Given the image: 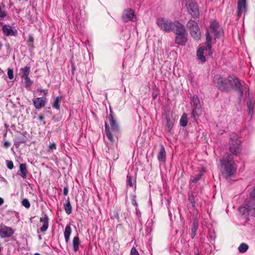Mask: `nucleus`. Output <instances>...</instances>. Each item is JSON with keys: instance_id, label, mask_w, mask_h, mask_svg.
Listing matches in <instances>:
<instances>
[{"instance_id": "6e6d98bb", "label": "nucleus", "mask_w": 255, "mask_h": 255, "mask_svg": "<svg viewBox=\"0 0 255 255\" xmlns=\"http://www.w3.org/2000/svg\"><path fill=\"white\" fill-rule=\"evenodd\" d=\"M34 255H39V254H38V253H36V254H34Z\"/></svg>"}, {"instance_id": "ddd939ff", "label": "nucleus", "mask_w": 255, "mask_h": 255, "mask_svg": "<svg viewBox=\"0 0 255 255\" xmlns=\"http://www.w3.org/2000/svg\"><path fill=\"white\" fill-rule=\"evenodd\" d=\"M175 34H182L186 32L184 25L177 20L173 21V24L172 27V30Z\"/></svg>"}, {"instance_id": "39448f33", "label": "nucleus", "mask_w": 255, "mask_h": 255, "mask_svg": "<svg viewBox=\"0 0 255 255\" xmlns=\"http://www.w3.org/2000/svg\"><path fill=\"white\" fill-rule=\"evenodd\" d=\"M239 211L247 217L251 215L255 217V201L254 200H246L244 204L239 208Z\"/></svg>"}, {"instance_id": "dca6fc26", "label": "nucleus", "mask_w": 255, "mask_h": 255, "mask_svg": "<svg viewBox=\"0 0 255 255\" xmlns=\"http://www.w3.org/2000/svg\"><path fill=\"white\" fill-rule=\"evenodd\" d=\"M187 32H185V33H182V34H176L175 41L176 44L179 45L184 46L187 41Z\"/></svg>"}, {"instance_id": "cd10ccee", "label": "nucleus", "mask_w": 255, "mask_h": 255, "mask_svg": "<svg viewBox=\"0 0 255 255\" xmlns=\"http://www.w3.org/2000/svg\"><path fill=\"white\" fill-rule=\"evenodd\" d=\"M187 115L185 113H184L180 120V124L181 126L183 127H185L187 125Z\"/></svg>"}, {"instance_id": "a19ab883", "label": "nucleus", "mask_w": 255, "mask_h": 255, "mask_svg": "<svg viewBox=\"0 0 255 255\" xmlns=\"http://www.w3.org/2000/svg\"><path fill=\"white\" fill-rule=\"evenodd\" d=\"M135 214L137 218L139 221L141 220V212H140L138 208H135Z\"/></svg>"}, {"instance_id": "c03bdc74", "label": "nucleus", "mask_w": 255, "mask_h": 255, "mask_svg": "<svg viewBox=\"0 0 255 255\" xmlns=\"http://www.w3.org/2000/svg\"><path fill=\"white\" fill-rule=\"evenodd\" d=\"M68 193V187L67 186L64 187L63 189V194L64 196H67Z\"/></svg>"}, {"instance_id": "864d4df0", "label": "nucleus", "mask_w": 255, "mask_h": 255, "mask_svg": "<svg viewBox=\"0 0 255 255\" xmlns=\"http://www.w3.org/2000/svg\"><path fill=\"white\" fill-rule=\"evenodd\" d=\"M195 255H200L198 252L195 253Z\"/></svg>"}, {"instance_id": "20e7f679", "label": "nucleus", "mask_w": 255, "mask_h": 255, "mask_svg": "<svg viewBox=\"0 0 255 255\" xmlns=\"http://www.w3.org/2000/svg\"><path fill=\"white\" fill-rule=\"evenodd\" d=\"M229 149L230 152L235 155H239L242 151L240 137L235 133H232L230 135Z\"/></svg>"}, {"instance_id": "4c0bfd02", "label": "nucleus", "mask_w": 255, "mask_h": 255, "mask_svg": "<svg viewBox=\"0 0 255 255\" xmlns=\"http://www.w3.org/2000/svg\"><path fill=\"white\" fill-rule=\"evenodd\" d=\"M130 255H140L138 253V251H137L136 249L133 247L130 252Z\"/></svg>"}, {"instance_id": "c85d7f7f", "label": "nucleus", "mask_w": 255, "mask_h": 255, "mask_svg": "<svg viewBox=\"0 0 255 255\" xmlns=\"http://www.w3.org/2000/svg\"><path fill=\"white\" fill-rule=\"evenodd\" d=\"M188 199L190 203L191 204L192 208L195 209L196 207V202L195 200L194 194L193 192L188 194Z\"/></svg>"}, {"instance_id": "393cba45", "label": "nucleus", "mask_w": 255, "mask_h": 255, "mask_svg": "<svg viewBox=\"0 0 255 255\" xmlns=\"http://www.w3.org/2000/svg\"><path fill=\"white\" fill-rule=\"evenodd\" d=\"M33 103L36 108H40L44 105V101L42 98H38L33 100Z\"/></svg>"}, {"instance_id": "4d7b16f0", "label": "nucleus", "mask_w": 255, "mask_h": 255, "mask_svg": "<svg viewBox=\"0 0 255 255\" xmlns=\"http://www.w3.org/2000/svg\"><path fill=\"white\" fill-rule=\"evenodd\" d=\"M39 239H41V236H39Z\"/></svg>"}, {"instance_id": "5fc2aeb1", "label": "nucleus", "mask_w": 255, "mask_h": 255, "mask_svg": "<svg viewBox=\"0 0 255 255\" xmlns=\"http://www.w3.org/2000/svg\"><path fill=\"white\" fill-rule=\"evenodd\" d=\"M156 96V95H153V98H155Z\"/></svg>"}, {"instance_id": "f704fd0d", "label": "nucleus", "mask_w": 255, "mask_h": 255, "mask_svg": "<svg viewBox=\"0 0 255 255\" xmlns=\"http://www.w3.org/2000/svg\"><path fill=\"white\" fill-rule=\"evenodd\" d=\"M202 176V173H199L196 175L195 177H193V178L191 179L190 181L192 183H196L201 178Z\"/></svg>"}, {"instance_id": "a878e982", "label": "nucleus", "mask_w": 255, "mask_h": 255, "mask_svg": "<svg viewBox=\"0 0 255 255\" xmlns=\"http://www.w3.org/2000/svg\"><path fill=\"white\" fill-rule=\"evenodd\" d=\"M19 169L21 172L20 175L23 178H25L27 173L26 165L25 164H21L19 166Z\"/></svg>"}, {"instance_id": "de8ad7c7", "label": "nucleus", "mask_w": 255, "mask_h": 255, "mask_svg": "<svg viewBox=\"0 0 255 255\" xmlns=\"http://www.w3.org/2000/svg\"><path fill=\"white\" fill-rule=\"evenodd\" d=\"M113 111H112V110L110 109V114H109V120H111V116H112V118H114V116H113Z\"/></svg>"}, {"instance_id": "ea45409f", "label": "nucleus", "mask_w": 255, "mask_h": 255, "mask_svg": "<svg viewBox=\"0 0 255 255\" xmlns=\"http://www.w3.org/2000/svg\"><path fill=\"white\" fill-rule=\"evenodd\" d=\"M131 203L135 208L138 207V204L136 201V196L135 195L133 196L131 199Z\"/></svg>"}, {"instance_id": "37998d69", "label": "nucleus", "mask_w": 255, "mask_h": 255, "mask_svg": "<svg viewBox=\"0 0 255 255\" xmlns=\"http://www.w3.org/2000/svg\"><path fill=\"white\" fill-rule=\"evenodd\" d=\"M250 197L253 200L255 199V187H254V188L253 189V190L252 191V192L250 194Z\"/></svg>"}, {"instance_id": "b1692460", "label": "nucleus", "mask_w": 255, "mask_h": 255, "mask_svg": "<svg viewBox=\"0 0 255 255\" xmlns=\"http://www.w3.org/2000/svg\"><path fill=\"white\" fill-rule=\"evenodd\" d=\"M64 210L67 215H70L72 212V207L69 199H68L63 205Z\"/></svg>"}, {"instance_id": "49530a36", "label": "nucleus", "mask_w": 255, "mask_h": 255, "mask_svg": "<svg viewBox=\"0 0 255 255\" xmlns=\"http://www.w3.org/2000/svg\"><path fill=\"white\" fill-rule=\"evenodd\" d=\"M34 41V38L31 35L29 36V45H31Z\"/></svg>"}, {"instance_id": "09e8293b", "label": "nucleus", "mask_w": 255, "mask_h": 255, "mask_svg": "<svg viewBox=\"0 0 255 255\" xmlns=\"http://www.w3.org/2000/svg\"><path fill=\"white\" fill-rule=\"evenodd\" d=\"M3 145L5 147L7 148L9 146L10 144L9 142L5 141Z\"/></svg>"}, {"instance_id": "2eb2a0df", "label": "nucleus", "mask_w": 255, "mask_h": 255, "mask_svg": "<svg viewBox=\"0 0 255 255\" xmlns=\"http://www.w3.org/2000/svg\"><path fill=\"white\" fill-rule=\"evenodd\" d=\"M204 53L205 54H211V51L210 53L208 52V50H207V47L203 46L200 47L197 51V56L198 58L202 62H205L206 60L205 57L203 55Z\"/></svg>"}, {"instance_id": "f03ea898", "label": "nucleus", "mask_w": 255, "mask_h": 255, "mask_svg": "<svg viewBox=\"0 0 255 255\" xmlns=\"http://www.w3.org/2000/svg\"><path fill=\"white\" fill-rule=\"evenodd\" d=\"M220 166L221 169H224L228 176L234 175L236 171V167L234 162L232 155L226 153L223 157L220 160Z\"/></svg>"}, {"instance_id": "f8f14e48", "label": "nucleus", "mask_w": 255, "mask_h": 255, "mask_svg": "<svg viewBox=\"0 0 255 255\" xmlns=\"http://www.w3.org/2000/svg\"><path fill=\"white\" fill-rule=\"evenodd\" d=\"M210 28L217 38H219L222 34V29L220 27L219 23L215 20H211Z\"/></svg>"}, {"instance_id": "c9c22d12", "label": "nucleus", "mask_w": 255, "mask_h": 255, "mask_svg": "<svg viewBox=\"0 0 255 255\" xmlns=\"http://www.w3.org/2000/svg\"><path fill=\"white\" fill-rule=\"evenodd\" d=\"M25 80V83L26 87H29L32 84V81L30 80L29 78L28 77H25L24 78H22Z\"/></svg>"}, {"instance_id": "aec40b11", "label": "nucleus", "mask_w": 255, "mask_h": 255, "mask_svg": "<svg viewBox=\"0 0 255 255\" xmlns=\"http://www.w3.org/2000/svg\"><path fill=\"white\" fill-rule=\"evenodd\" d=\"M198 228V220L196 219H194L193 220L192 227L191 228V238L193 239L196 235V232L197 231V229Z\"/></svg>"}, {"instance_id": "7c9ffc66", "label": "nucleus", "mask_w": 255, "mask_h": 255, "mask_svg": "<svg viewBox=\"0 0 255 255\" xmlns=\"http://www.w3.org/2000/svg\"><path fill=\"white\" fill-rule=\"evenodd\" d=\"M21 71L22 78L28 77L30 72V68L28 66H25L23 68L21 69Z\"/></svg>"}, {"instance_id": "1a4fd4ad", "label": "nucleus", "mask_w": 255, "mask_h": 255, "mask_svg": "<svg viewBox=\"0 0 255 255\" xmlns=\"http://www.w3.org/2000/svg\"><path fill=\"white\" fill-rule=\"evenodd\" d=\"M186 8L188 13L193 18H198L199 16V9L198 6L196 2L193 1H189L186 3Z\"/></svg>"}, {"instance_id": "6e6552de", "label": "nucleus", "mask_w": 255, "mask_h": 255, "mask_svg": "<svg viewBox=\"0 0 255 255\" xmlns=\"http://www.w3.org/2000/svg\"><path fill=\"white\" fill-rule=\"evenodd\" d=\"M192 102L193 103V109L192 112V117L196 121V117L201 115V105L200 100L197 95H194L192 97Z\"/></svg>"}, {"instance_id": "3c124183", "label": "nucleus", "mask_w": 255, "mask_h": 255, "mask_svg": "<svg viewBox=\"0 0 255 255\" xmlns=\"http://www.w3.org/2000/svg\"><path fill=\"white\" fill-rule=\"evenodd\" d=\"M3 203V200L2 198L0 197V206Z\"/></svg>"}, {"instance_id": "4be33fe9", "label": "nucleus", "mask_w": 255, "mask_h": 255, "mask_svg": "<svg viewBox=\"0 0 255 255\" xmlns=\"http://www.w3.org/2000/svg\"><path fill=\"white\" fill-rule=\"evenodd\" d=\"M61 100V98L58 96L53 98V102L52 103V107L53 108L57 110H60V103Z\"/></svg>"}, {"instance_id": "473e14b6", "label": "nucleus", "mask_w": 255, "mask_h": 255, "mask_svg": "<svg viewBox=\"0 0 255 255\" xmlns=\"http://www.w3.org/2000/svg\"><path fill=\"white\" fill-rule=\"evenodd\" d=\"M247 106L248 108L249 114L252 115L253 114V107L252 106L251 100H250L247 102Z\"/></svg>"}, {"instance_id": "9d476101", "label": "nucleus", "mask_w": 255, "mask_h": 255, "mask_svg": "<svg viewBox=\"0 0 255 255\" xmlns=\"http://www.w3.org/2000/svg\"><path fill=\"white\" fill-rule=\"evenodd\" d=\"M248 6L247 0H238L237 3V16L238 18L241 17L242 15H244L247 12Z\"/></svg>"}, {"instance_id": "423d86ee", "label": "nucleus", "mask_w": 255, "mask_h": 255, "mask_svg": "<svg viewBox=\"0 0 255 255\" xmlns=\"http://www.w3.org/2000/svg\"><path fill=\"white\" fill-rule=\"evenodd\" d=\"M191 36L195 40L198 41L201 38V32L198 23L193 19H190L187 23Z\"/></svg>"}, {"instance_id": "603ef678", "label": "nucleus", "mask_w": 255, "mask_h": 255, "mask_svg": "<svg viewBox=\"0 0 255 255\" xmlns=\"http://www.w3.org/2000/svg\"><path fill=\"white\" fill-rule=\"evenodd\" d=\"M246 95H249V89L248 88L247 91L246 92Z\"/></svg>"}, {"instance_id": "f257e3e1", "label": "nucleus", "mask_w": 255, "mask_h": 255, "mask_svg": "<svg viewBox=\"0 0 255 255\" xmlns=\"http://www.w3.org/2000/svg\"><path fill=\"white\" fill-rule=\"evenodd\" d=\"M213 82L217 88L222 91H229L231 88H235L239 92V99L241 100L243 95V91L239 79L232 76H229L228 79H226L220 75H216L214 77Z\"/></svg>"}, {"instance_id": "e433bc0d", "label": "nucleus", "mask_w": 255, "mask_h": 255, "mask_svg": "<svg viewBox=\"0 0 255 255\" xmlns=\"http://www.w3.org/2000/svg\"><path fill=\"white\" fill-rule=\"evenodd\" d=\"M7 76L10 80H12L14 78L13 71L12 69H8L7 70Z\"/></svg>"}, {"instance_id": "9b49d317", "label": "nucleus", "mask_w": 255, "mask_h": 255, "mask_svg": "<svg viewBox=\"0 0 255 255\" xmlns=\"http://www.w3.org/2000/svg\"><path fill=\"white\" fill-rule=\"evenodd\" d=\"M14 233V230L10 227L4 225L0 226V237L1 238H7L11 236Z\"/></svg>"}, {"instance_id": "a211bd4d", "label": "nucleus", "mask_w": 255, "mask_h": 255, "mask_svg": "<svg viewBox=\"0 0 255 255\" xmlns=\"http://www.w3.org/2000/svg\"><path fill=\"white\" fill-rule=\"evenodd\" d=\"M72 233V230L70 224L66 225L64 231V236L65 242L67 243L69 242L70 237Z\"/></svg>"}, {"instance_id": "7ed1b4c3", "label": "nucleus", "mask_w": 255, "mask_h": 255, "mask_svg": "<svg viewBox=\"0 0 255 255\" xmlns=\"http://www.w3.org/2000/svg\"><path fill=\"white\" fill-rule=\"evenodd\" d=\"M110 124L111 126V129L109 125L105 123V132L107 137L110 141H114V139L113 136H115L118 137L120 133V127L117 123L114 118L111 117V120H109Z\"/></svg>"}, {"instance_id": "412c9836", "label": "nucleus", "mask_w": 255, "mask_h": 255, "mask_svg": "<svg viewBox=\"0 0 255 255\" xmlns=\"http://www.w3.org/2000/svg\"><path fill=\"white\" fill-rule=\"evenodd\" d=\"M206 44H207V50H208V52L210 53V52L212 51V37L211 36L210 34L209 30H207L206 32Z\"/></svg>"}, {"instance_id": "2f4dec72", "label": "nucleus", "mask_w": 255, "mask_h": 255, "mask_svg": "<svg viewBox=\"0 0 255 255\" xmlns=\"http://www.w3.org/2000/svg\"><path fill=\"white\" fill-rule=\"evenodd\" d=\"M47 228H48V221H47V218L46 217L45 218V220H44L43 225L40 228V231L41 232H45L46 231Z\"/></svg>"}, {"instance_id": "f3484780", "label": "nucleus", "mask_w": 255, "mask_h": 255, "mask_svg": "<svg viewBox=\"0 0 255 255\" xmlns=\"http://www.w3.org/2000/svg\"><path fill=\"white\" fill-rule=\"evenodd\" d=\"M160 150L158 153L157 159L159 162L164 163L166 161V152L165 148L162 144L160 145Z\"/></svg>"}, {"instance_id": "0eeeda50", "label": "nucleus", "mask_w": 255, "mask_h": 255, "mask_svg": "<svg viewBox=\"0 0 255 255\" xmlns=\"http://www.w3.org/2000/svg\"><path fill=\"white\" fill-rule=\"evenodd\" d=\"M156 23L161 30L169 32L172 30L173 21L163 17H158L156 18Z\"/></svg>"}, {"instance_id": "c756f323", "label": "nucleus", "mask_w": 255, "mask_h": 255, "mask_svg": "<svg viewBox=\"0 0 255 255\" xmlns=\"http://www.w3.org/2000/svg\"><path fill=\"white\" fill-rule=\"evenodd\" d=\"M249 249V246L245 243H242L238 247V251L240 253L246 252Z\"/></svg>"}, {"instance_id": "8fccbe9b", "label": "nucleus", "mask_w": 255, "mask_h": 255, "mask_svg": "<svg viewBox=\"0 0 255 255\" xmlns=\"http://www.w3.org/2000/svg\"><path fill=\"white\" fill-rule=\"evenodd\" d=\"M114 217L115 218H116L117 219H119V215H118V213L117 212H115L114 213Z\"/></svg>"}, {"instance_id": "6ab92c4d", "label": "nucleus", "mask_w": 255, "mask_h": 255, "mask_svg": "<svg viewBox=\"0 0 255 255\" xmlns=\"http://www.w3.org/2000/svg\"><path fill=\"white\" fill-rule=\"evenodd\" d=\"M166 120V130L170 132L172 128L173 123L171 121L169 114L165 115Z\"/></svg>"}, {"instance_id": "4468645a", "label": "nucleus", "mask_w": 255, "mask_h": 255, "mask_svg": "<svg viewBox=\"0 0 255 255\" xmlns=\"http://www.w3.org/2000/svg\"><path fill=\"white\" fill-rule=\"evenodd\" d=\"M134 16V11L130 8H128L124 11L122 18L124 22L133 21Z\"/></svg>"}, {"instance_id": "72a5a7b5", "label": "nucleus", "mask_w": 255, "mask_h": 255, "mask_svg": "<svg viewBox=\"0 0 255 255\" xmlns=\"http://www.w3.org/2000/svg\"><path fill=\"white\" fill-rule=\"evenodd\" d=\"M127 184L131 187H133L134 184L132 182V179L131 176L128 174L127 176Z\"/></svg>"}, {"instance_id": "5701e85b", "label": "nucleus", "mask_w": 255, "mask_h": 255, "mask_svg": "<svg viewBox=\"0 0 255 255\" xmlns=\"http://www.w3.org/2000/svg\"><path fill=\"white\" fill-rule=\"evenodd\" d=\"M2 30L4 34L7 36L14 35L15 33H16V31H13L9 25H4L2 27Z\"/></svg>"}, {"instance_id": "a18cd8bd", "label": "nucleus", "mask_w": 255, "mask_h": 255, "mask_svg": "<svg viewBox=\"0 0 255 255\" xmlns=\"http://www.w3.org/2000/svg\"><path fill=\"white\" fill-rule=\"evenodd\" d=\"M56 148V144L54 143H53L49 145V150L51 149L52 150L55 149Z\"/></svg>"}, {"instance_id": "79ce46f5", "label": "nucleus", "mask_w": 255, "mask_h": 255, "mask_svg": "<svg viewBox=\"0 0 255 255\" xmlns=\"http://www.w3.org/2000/svg\"><path fill=\"white\" fill-rule=\"evenodd\" d=\"M7 167L10 169H11L13 167V162L11 161H6Z\"/></svg>"}, {"instance_id": "bb28decb", "label": "nucleus", "mask_w": 255, "mask_h": 255, "mask_svg": "<svg viewBox=\"0 0 255 255\" xmlns=\"http://www.w3.org/2000/svg\"><path fill=\"white\" fill-rule=\"evenodd\" d=\"M80 244L79 238L78 236L75 237L73 240V247L74 252H77L79 249Z\"/></svg>"}, {"instance_id": "58836bf2", "label": "nucleus", "mask_w": 255, "mask_h": 255, "mask_svg": "<svg viewBox=\"0 0 255 255\" xmlns=\"http://www.w3.org/2000/svg\"><path fill=\"white\" fill-rule=\"evenodd\" d=\"M22 204L26 208H28L30 207V203L27 199H23L22 201Z\"/></svg>"}]
</instances>
